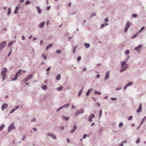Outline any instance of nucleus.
<instances>
[{"instance_id":"1","label":"nucleus","mask_w":146,"mask_h":146,"mask_svg":"<svg viewBox=\"0 0 146 146\" xmlns=\"http://www.w3.org/2000/svg\"><path fill=\"white\" fill-rule=\"evenodd\" d=\"M121 66L122 68L121 69V72H122L125 70L128 67V66L126 63V62H121Z\"/></svg>"},{"instance_id":"2","label":"nucleus","mask_w":146,"mask_h":146,"mask_svg":"<svg viewBox=\"0 0 146 146\" xmlns=\"http://www.w3.org/2000/svg\"><path fill=\"white\" fill-rule=\"evenodd\" d=\"M7 71V68H3V70L1 72V75L2 76V79L4 80L5 78V73Z\"/></svg>"},{"instance_id":"3","label":"nucleus","mask_w":146,"mask_h":146,"mask_svg":"<svg viewBox=\"0 0 146 146\" xmlns=\"http://www.w3.org/2000/svg\"><path fill=\"white\" fill-rule=\"evenodd\" d=\"M6 43L5 41H3L0 44V49H2L5 46Z\"/></svg>"},{"instance_id":"4","label":"nucleus","mask_w":146,"mask_h":146,"mask_svg":"<svg viewBox=\"0 0 146 146\" xmlns=\"http://www.w3.org/2000/svg\"><path fill=\"white\" fill-rule=\"evenodd\" d=\"M21 70H20L18 72L16 73L15 75V77L11 80L12 81L16 80L17 79L18 75L20 74V72Z\"/></svg>"},{"instance_id":"5","label":"nucleus","mask_w":146,"mask_h":146,"mask_svg":"<svg viewBox=\"0 0 146 146\" xmlns=\"http://www.w3.org/2000/svg\"><path fill=\"white\" fill-rule=\"evenodd\" d=\"M130 26V23L129 22H128L126 23L125 27V32H126L128 29L129 28V27Z\"/></svg>"},{"instance_id":"6","label":"nucleus","mask_w":146,"mask_h":146,"mask_svg":"<svg viewBox=\"0 0 146 146\" xmlns=\"http://www.w3.org/2000/svg\"><path fill=\"white\" fill-rule=\"evenodd\" d=\"M33 76V74H31V75L29 76L28 77H27L26 78H25L23 80V82H25L27 81L32 77Z\"/></svg>"},{"instance_id":"7","label":"nucleus","mask_w":146,"mask_h":146,"mask_svg":"<svg viewBox=\"0 0 146 146\" xmlns=\"http://www.w3.org/2000/svg\"><path fill=\"white\" fill-rule=\"evenodd\" d=\"M95 117V115L94 114H92L89 117L88 120L89 122H91L92 121V119Z\"/></svg>"},{"instance_id":"8","label":"nucleus","mask_w":146,"mask_h":146,"mask_svg":"<svg viewBox=\"0 0 146 146\" xmlns=\"http://www.w3.org/2000/svg\"><path fill=\"white\" fill-rule=\"evenodd\" d=\"M14 124L12 123L9 127L8 129V132H10L11 129H14L15 128V127H14Z\"/></svg>"},{"instance_id":"9","label":"nucleus","mask_w":146,"mask_h":146,"mask_svg":"<svg viewBox=\"0 0 146 146\" xmlns=\"http://www.w3.org/2000/svg\"><path fill=\"white\" fill-rule=\"evenodd\" d=\"M47 135L48 136H50L51 137L53 138L54 139H56V138L55 135L51 133H48L47 134Z\"/></svg>"},{"instance_id":"10","label":"nucleus","mask_w":146,"mask_h":146,"mask_svg":"<svg viewBox=\"0 0 146 146\" xmlns=\"http://www.w3.org/2000/svg\"><path fill=\"white\" fill-rule=\"evenodd\" d=\"M8 106V104H3L1 110H3L5 108H6Z\"/></svg>"},{"instance_id":"11","label":"nucleus","mask_w":146,"mask_h":146,"mask_svg":"<svg viewBox=\"0 0 146 146\" xmlns=\"http://www.w3.org/2000/svg\"><path fill=\"white\" fill-rule=\"evenodd\" d=\"M142 46V44H139L137 47H135L134 48V50H135L138 51L139 49L141 48Z\"/></svg>"},{"instance_id":"12","label":"nucleus","mask_w":146,"mask_h":146,"mask_svg":"<svg viewBox=\"0 0 146 146\" xmlns=\"http://www.w3.org/2000/svg\"><path fill=\"white\" fill-rule=\"evenodd\" d=\"M20 107V106H18L16 107L15 108H14L11 110L10 112V113H13L16 109H18Z\"/></svg>"},{"instance_id":"13","label":"nucleus","mask_w":146,"mask_h":146,"mask_svg":"<svg viewBox=\"0 0 146 146\" xmlns=\"http://www.w3.org/2000/svg\"><path fill=\"white\" fill-rule=\"evenodd\" d=\"M141 109H142V104H141L140 103L139 104V109L137 110V112H140L141 110Z\"/></svg>"},{"instance_id":"14","label":"nucleus","mask_w":146,"mask_h":146,"mask_svg":"<svg viewBox=\"0 0 146 146\" xmlns=\"http://www.w3.org/2000/svg\"><path fill=\"white\" fill-rule=\"evenodd\" d=\"M77 127L76 126L74 125L73 127V129L71 131L70 133H73L75 131Z\"/></svg>"},{"instance_id":"15","label":"nucleus","mask_w":146,"mask_h":146,"mask_svg":"<svg viewBox=\"0 0 146 146\" xmlns=\"http://www.w3.org/2000/svg\"><path fill=\"white\" fill-rule=\"evenodd\" d=\"M110 76L109 72H108L106 74L105 77V79L106 80H107L109 77Z\"/></svg>"},{"instance_id":"16","label":"nucleus","mask_w":146,"mask_h":146,"mask_svg":"<svg viewBox=\"0 0 146 146\" xmlns=\"http://www.w3.org/2000/svg\"><path fill=\"white\" fill-rule=\"evenodd\" d=\"M92 90H93L92 89H89L86 94V96H88L89 95L90 93L91 92Z\"/></svg>"},{"instance_id":"17","label":"nucleus","mask_w":146,"mask_h":146,"mask_svg":"<svg viewBox=\"0 0 146 146\" xmlns=\"http://www.w3.org/2000/svg\"><path fill=\"white\" fill-rule=\"evenodd\" d=\"M146 119V116H145L142 119V121H141V123H140V125L139 126H141L143 123L144 122L145 120Z\"/></svg>"},{"instance_id":"18","label":"nucleus","mask_w":146,"mask_h":146,"mask_svg":"<svg viewBox=\"0 0 146 146\" xmlns=\"http://www.w3.org/2000/svg\"><path fill=\"white\" fill-rule=\"evenodd\" d=\"M44 24H45L44 22H42L39 25V27L40 28H42L44 26Z\"/></svg>"},{"instance_id":"19","label":"nucleus","mask_w":146,"mask_h":146,"mask_svg":"<svg viewBox=\"0 0 146 146\" xmlns=\"http://www.w3.org/2000/svg\"><path fill=\"white\" fill-rule=\"evenodd\" d=\"M139 32L135 34L133 36H132L131 38H136L139 35Z\"/></svg>"},{"instance_id":"20","label":"nucleus","mask_w":146,"mask_h":146,"mask_svg":"<svg viewBox=\"0 0 146 146\" xmlns=\"http://www.w3.org/2000/svg\"><path fill=\"white\" fill-rule=\"evenodd\" d=\"M53 45V44H50L48 45V46H47L46 48V50H47L49 48L51 47Z\"/></svg>"},{"instance_id":"21","label":"nucleus","mask_w":146,"mask_h":146,"mask_svg":"<svg viewBox=\"0 0 146 146\" xmlns=\"http://www.w3.org/2000/svg\"><path fill=\"white\" fill-rule=\"evenodd\" d=\"M62 118L66 120H68L69 119V117L67 116L65 117L63 115L62 116Z\"/></svg>"},{"instance_id":"22","label":"nucleus","mask_w":146,"mask_h":146,"mask_svg":"<svg viewBox=\"0 0 146 146\" xmlns=\"http://www.w3.org/2000/svg\"><path fill=\"white\" fill-rule=\"evenodd\" d=\"M60 77H61L60 74H58L56 76V79L58 80H59L60 79Z\"/></svg>"},{"instance_id":"23","label":"nucleus","mask_w":146,"mask_h":146,"mask_svg":"<svg viewBox=\"0 0 146 146\" xmlns=\"http://www.w3.org/2000/svg\"><path fill=\"white\" fill-rule=\"evenodd\" d=\"M14 41H11L10 42H9L8 44V46H11L14 43Z\"/></svg>"},{"instance_id":"24","label":"nucleus","mask_w":146,"mask_h":146,"mask_svg":"<svg viewBox=\"0 0 146 146\" xmlns=\"http://www.w3.org/2000/svg\"><path fill=\"white\" fill-rule=\"evenodd\" d=\"M37 9L38 13H40L41 12V10L39 7H37Z\"/></svg>"},{"instance_id":"25","label":"nucleus","mask_w":146,"mask_h":146,"mask_svg":"<svg viewBox=\"0 0 146 146\" xmlns=\"http://www.w3.org/2000/svg\"><path fill=\"white\" fill-rule=\"evenodd\" d=\"M5 125L4 124H2L1 125L0 127V131H1L3 129Z\"/></svg>"},{"instance_id":"26","label":"nucleus","mask_w":146,"mask_h":146,"mask_svg":"<svg viewBox=\"0 0 146 146\" xmlns=\"http://www.w3.org/2000/svg\"><path fill=\"white\" fill-rule=\"evenodd\" d=\"M94 93L96 94H101V92L97 91H95L94 92Z\"/></svg>"},{"instance_id":"27","label":"nucleus","mask_w":146,"mask_h":146,"mask_svg":"<svg viewBox=\"0 0 146 146\" xmlns=\"http://www.w3.org/2000/svg\"><path fill=\"white\" fill-rule=\"evenodd\" d=\"M102 112L101 110H100L99 112V117L100 118L102 115Z\"/></svg>"},{"instance_id":"28","label":"nucleus","mask_w":146,"mask_h":146,"mask_svg":"<svg viewBox=\"0 0 146 146\" xmlns=\"http://www.w3.org/2000/svg\"><path fill=\"white\" fill-rule=\"evenodd\" d=\"M42 56L44 58V60H46V57L44 54H43L42 55Z\"/></svg>"},{"instance_id":"29","label":"nucleus","mask_w":146,"mask_h":146,"mask_svg":"<svg viewBox=\"0 0 146 146\" xmlns=\"http://www.w3.org/2000/svg\"><path fill=\"white\" fill-rule=\"evenodd\" d=\"M108 25V23H105V24H102V25H101V28H103L104 26H106Z\"/></svg>"},{"instance_id":"30","label":"nucleus","mask_w":146,"mask_h":146,"mask_svg":"<svg viewBox=\"0 0 146 146\" xmlns=\"http://www.w3.org/2000/svg\"><path fill=\"white\" fill-rule=\"evenodd\" d=\"M79 113H80H80H82L84 112V110L82 109H81L79 111H78Z\"/></svg>"},{"instance_id":"31","label":"nucleus","mask_w":146,"mask_h":146,"mask_svg":"<svg viewBox=\"0 0 146 146\" xmlns=\"http://www.w3.org/2000/svg\"><path fill=\"white\" fill-rule=\"evenodd\" d=\"M82 90H80L79 92V94H78V97H79L80 96V95H81V94H82Z\"/></svg>"},{"instance_id":"32","label":"nucleus","mask_w":146,"mask_h":146,"mask_svg":"<svg viewBox=\"0 0 146 146\" xmlns=\"http://www.w3.org/2000/svg\"><path fill=\"white\" fill-rule=\"evenodd\" d=\"M85 46L87 48H88L90 47V45L89 44L86 43L85 44Z\"/></svg>"},{"instance_id":"33","label":"nucleus","mask_w":146,"mask_h":146,"mask_svg":"<svg viewBox=\"0 0 146 146\" xmlns=\"http://www.w3.org/2000/svg\"><path fill=\"white\" fill-rule=\"evenodd\" d=\"M8 11L7 13V15H9L10 14L11 12V9L10 8H9L8 9Z\"/></svg>"},{"instance_id":"34","label":"nucleus","mask_w":146,"mask_h":146,"mask_svg":"<svg viewBox=\"0 0 146 146\" xmlns=\"http://www.w3.org/2000/svg\"><path fill=\"white\" fill-rule=\"evenodd\" d=\"M132 82H130L127 84L126 85L127 86H131L132 85Z\"/></svg>"},{"instance_id":"35","label":"nucleus","mask_w":146,"mask_h":146,"mask_svg":"<svg viewBox=\"0 0 146 146\" xmlns=\"http://www.w3.org/2000/svg\"><path fill=\"white\" fill-rule=\"evenodd\" d=\"M69 105V104H67L64 105L63 106H62V107H63V108L64 107H68Z\"/></svg>"},{"instance_id":"36","label":"nucleus","mask_w":146,"mask_h":146,"mask_svg":"<svg viewBox=\"0 0 146 146\" xmlns=\"http://www.w3.org/2000/svg\"><path fill=\"white\" fill-rule=\"evenodd\" d=\"M62 86H61L60 87H58L57 88V90L58 91H60L62 89Z\"/></svg>"},{"instance_id":"37","label":"nucleus","mask_w":146,"mask_h":146,"mask_svg":"<svg viewBox=\"0 0 146 146\" xmlns=\"http://www.w3.org/2000/svg\"><path fill=\"white\" fill-rule=\"evenodd\" d=\"M42 88L44 90H46L47 89L46 86V85H44L42 87Z\"/></svg>"},{"instance_id":"38","label":"nucleus","mask_w":146,"mask_h":146,"mask_svg":"<svg viewBox=\"0 0 146 146\" xmlns=\"http://www.w3.org/2000/svg\"><path fill=\"white\" fill-rule=\"evenodd\" d=\"M30 3V2L29 1H27L25 3L26 5H27Z\"/></svg>"},{"instance_id":"39","label":"nucleus","mask_w":146,"mask_h":146,"mask_svg":"<svg viewBox=\"0 0 146 146\" xmlns=\"http://www.w3.org/2000/svg\"><path fill=\"white\" fill-rule=\"evenodd\" d=\"M56 53L58 54H60L61 52V51L60 50H58L56 51Z\"/></svg>"},{"instance_id":"40","label":"nucleus","mask_w":146,"mask_h":146,"mask_svg":"<svg viewBox=\"0 0 146 146\" xmlns=\"http://www.w3.org/2000/svg\"><path fill=\"white\" fill-rule=\"evenodd\" d=\"M18 10L17 9H16L15 10V11L14 12V13L15 14H17L18 13Z\"/></svg>"},{"instance_id":"41","label":"nucleus","mask_w":146,"mask_h":146,"mask_svg":"<svg viewBox=\"0 0 146 146\" xmlns=\"http://www.w3.org/2000/svg\"><path fill=\"white\" fill-rule=\"evenodd\" d=\"M140 141V139L139 138H138L137 140L136 141V143H139V142Z\"/></svg>"},{"instance_id":"42","label":"nucleus","mask_w":146,"mask_h":146,"mask_svg":"<svg viewBox=\"0 0 146 146\" xmlns=\"http://www.w3.org/2000/svg\"><path fill=\"white\" fill-rule=\"evenodd\" d=\"M50 6H48L46 8V9L47 10H48L50 9Z\"/></svg>"},{"instance_id":"43","label":"nucleus","mask_w":146,"mask_h":146,"mask_svg":"<svg viewBox=\"0 0 146 146\" xmlns=\"http://www.w3.org/2000/svg\"><path fill=\"white\" fill-rule=\"evenodd\" d=\"M129 50H127L125 52V53L126 54H128L129 53Z\"/></svg>"},{"instance_id":"44","label":"nucleus","mask_w":146,"mask_h":146,"mask_svg":"<svg viewBox=\"0 0 146 146\" xmlns=\"http://www.w3.org/2000/svg\"><path fill=\"white\" fill-rule=\"evenodd\" d=\"M145 28L144 27H142L140 29V31H139V32H141L142 30H144L145 29Z\"/></svg>"},{"instance_id":"45","label":"nucleus","mask_w":146,"mask_h":146,"mask_svg":"<svg viewBox=\"0 0 146 146\" xmlns=\"http://www.w3.org/2000/svg\"><path fill=\"white\" fill-rule=\"evenodd\" d=\"M123 125V124L121 122H120L119 124V127H121Z\"/></svg>"},{"instance_id":"46","label":"nucleus","mask_w":146,"mask_h":146,"mask_svg":"<svg viewBox=\"0 0 146 146\" xmlns=\"http://www.w3.org/2000/svg\"><path fill=\"white\" fill-rule=\"evenodd\" d=\"M133 117L132 116H131L130 117H129L128 118V119L129 120H131L132 118Z\"/></svg>"},{"instance_id":"47","label":"nucleus","mask_w":146,"mask_h":146,"mask_svg":"<svg viewBox=\"0 0 146 146\" xmlns=\"http://www.w3.org/2000/svg\"><path fill=\"white\" fill-rule=\"evenodd\" d=\"M80 114V113H79V112H78V111H77L76 113H75V115L76 116H77V115H78L79 114Z\"/></svg>"},{"instance_id":"48","label":"nucleus","mask_w":146,"mask_h":146,"mask_svg":"<svg viewBox=\"0 0 146 146\" xmlns=\"http://www.w3.org/2000/svg\"><path fill=\"white\" fill-rule=\"evenodd\" d=\"M87 137V134H84V135L83 136V138L84 139V138H86Z\"/></svg>"},{"instance_id":"49","label":"nucleus","mask_w":146,"mask_h":146,"mask_svg":"<svg viewBox=\"0 0 146 146\" xmlns=\"http://www.w3.org/2000/svg\"><path fill=\"white\" fill-rule=\"evenodd\" d=\"M11 50L10 51V52H9V53L8 54V56H10L11 54Z\"/></svg>"},{"instance_id":"50","label":"nucleus","mask_w":146,"mask_h":146,"mask_svg":"<svg viewBox=\"0 0 146 146\" xmlns=\"http://www.w3.org/2000/svg\"><path fill=\"white\" fill-rule=\"evenodd\" d=\"M96 14L95 13H92L91 15V17H93L94 16H96Z\"/></svg>"},{"instance_id":"51","label":"nucleus","mask_w":146,"mask_h":146,"mask_svg":"<svg viewBox=\"0 0 146 146\" xmlns=\"http://www.w3.org/2000/svg\"><path fill=\"white\" fill-rule=\"evenodd\" d=\"M81 57L80 56H79L77 58V60L80 61L81 60Z\"/></svg>"},{"instance_id":"52","label":"nucleus","mask_w":146,"mask_h":146,"mask_svg":"<svg viewBox=\"0 0 146 146\" xmlns=\"http://www.w3.org/2000/svg\"><path fill=\"white\" fill-rule=\"evenodd\" d=\"M50 67H49L46 69V71L47 72L49 71L50 70Z\"/></svg>"},{"instance_id":"53","label":"nucleus","mask_w":146,"mask_h":146,"mask_svg":"<svg viewBox=\"0 0 146 146\" xmlns=\"http://www.w3.org/2000/svg\"><path fill=\"white\" fill-rule=\"evenodd\" d=\"M111 99L112 100H116L117 99L116 98H111Z\"/></svg>"},{"instance_id":"54","label":"nucleus","mask_w":146,"mask_h":146,"mask_svg":"<svg viewBox=\"0 0 146 146\" xmlns=\"http://www.w3.org/2000/svg\"><path fill=\"white\" fill-rule=\"evenodd\" d=\"M105 21L106 22H108V19L107 18L105 19Z\"/></svg>"},{"instance_id":"55","label":"nucleus","mask_w":146,"mask_h":146,"mask_svg":"<svg viewBox=\"0 0 146 146\" xmlns=\"http://www.w3.org/2000/svg\"><path fill=\"white\" fill-rule=\"evenodd\" d=\"M62 108H63V107H60V108H59L57 110V111H58L60 110Z\"/></svg>"},{"instance_id":"56","label":"nucleus","mask_w":146,"mask_h":146,"mask_svg":"<svg viewBox=\"0 0 146 146\" xmlns=\"http://www.w3.org/2000/svg\"><path fill=\"white\" fill-rule=\"evenodd\" d=\"M25 135H24L23 137V138L22 139V140H25Z\"/></svg>"},{"instance_id":"57","label":"nucleus","mask_w":146,"mask_h":146,"mask_svg":"<svg viewBox=\"0 0 146 146\" xmlns=\"http://www.w3.org/2000/svg\"><path fill=\"white\" fill-rule=\"evenodd\" d=\"M133 17L134 18L135 17H137V15L136 14H133Z\"/></svg>"},{"instance_id":"58","label":"nucleus","mask_w":146,"mask_h":146,"mask_svg":"<svg viewBox=\"0 0 146 146\" xmlns=\"http://www.w3.org/2000/svg\"><path fill=\"white\" fill-rule=\"evenodd\" d=\"M24 0H20V3H23L24 1Z\"/></svg>"},{"instance_id":"59","label":"nucleus","mask_w":146,"mask_h":146,"mask_svg":"<svg viewBox=\"0 0 146 146\" xmlns=\"http://www.w3.org/2000/svg\"><path fill=\"white\" fill-rule=\"evenodd\" d=\"M36 119L35 118H33L32 120V121H31L32 122H33V121H36Z\"/></svg>"},{"instance_id":"60","label":"nucleus","mask_w":146,"mask_h":146,"mask_svg":"<svg viewBox=\"0 0 146 146\" xmlns=\"http://www.w3.org/2000/svg\"><path fill=\"white\" fill-rule=\"evenodd\" d=\"M25 37L24 36H23L22 37V39L23 40H25Z\"/></svg>"},{"instance_id":"61","label":"nucleus","mask_w":146,"mask_h":146,"mask_svg":"<svg viewBox=\"0 0 146 146\" xmlns=\"http://www.w3.org/2000/svg\"><path fill=\"white\" fill-rule=\"evenodd\" d=\"M122 143H127V141L126 140H124L122 142Z\"/></svg>"},{"instance_id":"62","label":"nucleus","mask_w":146,"mask_h":146,"mask_svg":"<svg viewBox=\"0 0 146 146\" xmlns=\"http://www.w3.org/2000/svg\"><path fill=\"white\" fill-rule=\"evenodd\" d=\"M19 7H20L19 6H17L16 7V9H17V10H19Z\"/></svg>"},{"instance_id":"63","label":"nucleus","mask_w":146,"mask_h":146,"mask_svg":"<svg viewBox=\"0 0 146 146\" xmlns=\"http://www.w3.org/2000/svg\"><path fill=\"white\" fill-rule=\"evenodd\" d=\"M127 86V85H126V86L124 87V89L125 90V89H126Z\"/></svg>"},{"instance_id":"64","label":"nucleus","mask_w":146,"mask_h":146,"mask_svg":"<svg viewBox=\"0 0 146 146\" xmlns=\"http://www.w3.org/2000/svg\"><path fill=\"white\" fill-rule=\"evenodd\" d=\"M37 129L36 128H33V130H34V131H36L37 130Z\"/></svg>"}]
</instances>
